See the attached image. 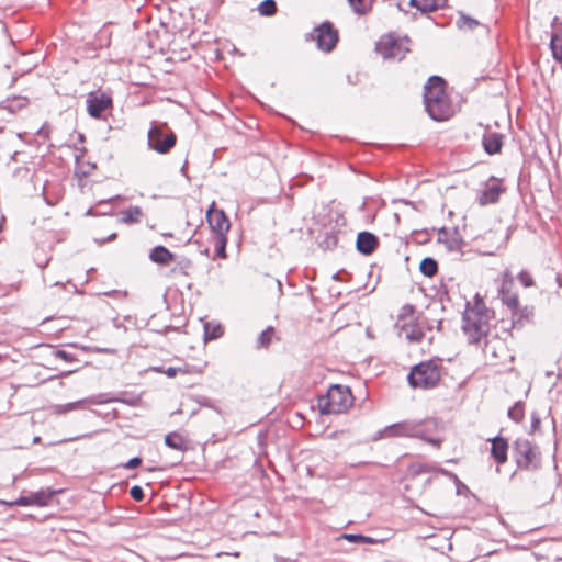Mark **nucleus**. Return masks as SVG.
<instances>
[{
	"mask_svg": "<svg viewBox=\"0 0 562 562\" xmlns=\"http://www.w3.org/2000/svg\"><path fill=\"white\" fill-rule=\"evenodd\" d=\"M441 376V366L438 361L430 360L415 366L408 381L413 387L430 389L438 384Z\"/></svg>",
	"mask_w": 562,
	"mask_h": 562,
	"instance_id": "obj_6",
	"label": "nucleus"
},
{
	"mask_svg": "<svg viewBox=\"0 0 562 562\" xmlns=\"http://www.w3.org/2000/svg\"><path fill=\"white\" fill-rule=\"evenodd\" d=\"M74 371H67V372H61L59 374V376H65V375H69L70 373H72Z\"/></svg>",
	"mask_w": 562,
	"mask_h": 562,
	"instance_id": "obj_45",
	"label": "nucleus"
},
{
	"mask_svg": "<svg viewBox=\"0 0 562 562\" xmlns=\"http://www.w3.org/2000/svg\"><path fill=\"white\" fill-rule=\"evenodd\" d=\"M420 272L427 277H432L437 273L438 265L432 258H425L419 266Z\"/></svg>",
	"mask_w": 562,
	"mask_h": 562,
	"instance_id": "obj_27",
	"label": "nucleus"
},
{
	"mask_svg": "<svg viewBox=\"0 0 562 562\" xmlns=\"http://www.w3.org/2000/svg\"><path fill=\"white\" fill-rule=\"evenodd\" d=\"M120 222L123 224L139 223L144 216V212L139 206H131L120 212Z\"/></svg>",
	"mask_w": 562,
	"mask_h": 562,
	"instance_id": "obj_20",
	"label": "nucleus"
},
{
	"mask_svg": "<svg viewBox=\"0 0 562 562\" xmlns=\"http://www.w3.org/2000/svg\"><path fill=\"white\" fill-rule=\"evenodd\" d=\"M112 106V99L106 93L91 92L87 97V111L93 119H100L102 113Z\"/></svg>",
	"mask_w": 562,
	"mask_h": 562,
	"instance_id": "obj_11",
	"label": "nucleus"
},
{
	"mask_svg": "<svg viewBox=\"0 0 562 562\" xmlns=\"http://www.w3.org/2000/svg\"><path fill=\"white\" fill-rule=\"evenodd\" d=\"M356 246L361 254L370 255L378 246V238L372 233L361 232L357 236Z\"/></svg>",
	"mask_w": 562,
	"mask_h": 562,
	"instance_id": "obj_15",
	"label": "nucleus"
},
{
	"mask_svg": "<svg viewBox=\"0 0 562 562\" xmlns=\"http://www.w3.org/2000/svg\"><path fill=\"white\" fill-rule=\"evenodd\" d=\"M274 338V328L269 326L258 335L255 341V347L257 349H266L271 345Z\"/></svg>",
	"mask_w": 562,
	"mask_h": 562,
	"instance_id": "obj_24",
	"label": "nucleus"
},
{
	"mask_svg": "<svg viewBox=\"0 0 562 562\" xmlns=\"http://www.w3.org/2000/svg\"><path fill=\"white\" fill-rule=\"evenodd\" d=\"M102 401L98 398V396H90L83 400H79L76 402L67 403V404H57L52 406V414L55 415H64L71 411L76 409H85L87 405H97L101 404Z\"/></svg>",
	"mask_w": 562,
	"mask_h": 562,
	"instance_id": "obj_13",
	"label": "nucleus"
},
{
	"mask_svg": "<svg viewBox=\"0 0 562 562\" xmlns=\"http://www.w3.org/2000/svg\"><path fill=\"white\" fill-rule=\"evenodd\" d=\"M515 457L517 465L525 470H535L540 464V453L527 439H517L515 442Z\"/></svg>",
	"mask_w": 562,
	"mask_h": 562,
	"instance_id": "obj_9",
	"label": "nucleus"
},
{
	"mask_svg": "<svg viewBox=\"0 0 562 562\" xmlns=\"http://www.w3.org/2000/svg\"><path fill=\"white\" fill-rule=\"evenodd\" d=\"M401 335H403L409 342H419L424 337V331L416 324H403Z\"/></svg>",
	"mask_w": 562,
	"mask_h": 562,
	"instance_id": "obj_23",
	"label": "nucleus"
},
{
	"mask_svg": "<svg viewBox=\"0 0 562 562\" xmlns=\"http://www.w3.org/2000/svg\"><path fill=\"white\" fill-rule=\"evenodd\" d=\"M130 494L133 499L140 502L144 499V492L143 488L138 485H135L131 488Z\"/></svg>",
	"mask_w": 562,
	"mask_h": 562,
	"instance_id": "obj_36",
	"label": "nucleus"
},
{
	"mask_svg": "<svg viewBox=\"0 0 562 562\" xmlns=\"http://www.w3.org/2000/svg\"><path fill=\"white\" fill-rule=\"evenodd\" d=\"M165 445L178 451H186L188 449L187 439L177 431L169 432L165 436Z\"/></svg>",
	"mask_w": 562,
	"mask_h": 562,
	"instance_id": "obj_21",
	"label": "nucleus"
},
{
	"mask_svg": "<svg viewBox=\"0 0 562 562\" xmlns=\"http://www.w3.org/2000/svg\"><path fill=\"white\" fill-rule=\"evenodd\" d=\"M75 439H76V438H74L72 440H75ZM69 440H70V439H64V440H61L60 442H67V441H69Z\"/></svg>",
	"mask_w": 562,
	"mask_h": 562,
	"instance_id": "obj_48",
	"label": "nucleus"
},
{
	"mask_svg": "<svg viewBox=\"0 0 562 562\" xmlns=\"http://www.w3.org/2000/svg\"><path fill=\"white\" fill-rule=\"evenodd\" d=\"M502 187L496 180L488 181L485 187L480 191L477 201L480 205L484 206L498 201Z\"/></svg>",
	"mask_w": 562,
	"mask_h": 562,
	"instance_id": "obj_14",
	"label": "nucleus"
},
{
	"mask_svg": "<svg viewBox=\"0 0 562 562\" xmlns=\"http://www.w3.org/2000/svg\"><path fill=\"white\" fill-rule=\"evenodd\" d=\"M116 233H112L111 235H109L106 238L102 239L100 243L101 244H104L106 241H113L115 238H116Z\"/></svg>",
	"mask_w": 562,
	"mask_h": 562,
	"instance_id": "obj_42",
	"label": "nucleus"
},
{
	"mask_svg": "<svg viewBox=\"0 0 562 562\" xmlns=\"http://www.w3.org/2000/svg\"><path fill=\"white\" fill-rule=\"evenodd\" d=\"M508 417L514 422H520L524 418V406L521 403H516L508 409Z\"/></svg>",
	"mask_w": 562,
	"mask_h": 562,
	"instance_id": "obj_32",
	"label": "nucleus"
},
{
	"mask_svg": "<svg viewBox=\"0 0 562 562\" xmlns=\"http://www.w3.org/2000/svg\"><path fill=\"white\" fill-rule=\"evenodd\" d=\"M550 46L553 57L562 61V27L551 35Z\"/></svg>",
	"mask_w": 562,
	"mask_h": 562,
	"instance_id": "obj_26",
	"label": "nucleus"
},
{
	"mask_svg": "<svg viewBox=\"0 0 562 562\" xmlns=\"http://www.w3.org/2000/svg\"><path fill=\"white\" fill-rule=\"evenodd\" d=\"M341 538L348 540L349 542H355V543H369V544L375 543V540L373 538L362 536V535L344 533L341 536Z\"/></svg>",
	"mask_w": 562,
	"mask_h": 562,
	"instance_id": "obj_30",
	"label": "nucleus"
},
{
	"mask_svg": "<svg viewBox=\"0 0 562 562\" xmlns=\"http://www.w3.org/2000/svg\"><path fill=\"white\" fill-rule=\"evenodd\" d=\"M29 104L30 100L26 97L13 95L2 101L0 104V109L5 110L10 113H16L21 110H24Z\"/></svg>",
	"mask_w": 562,
	"mask_h": 562,
	"instance_id": "obj_17",
	"label": "nucleus"
},
{
	"mask_svg": "<svg viewBox=\"0 0 562 562\" xmlns=\"http://www.w3.org/2000/svg\"><path fill=\"white\" fill-rule=\"evenodd\" d=\"M149 259L159 265H168L175 259V255L165 246H156L149 252Z\"/></svg>",
	"mask_w": 562,
	"mask_h": 562,
	"instance_id": "obj_19",
	"label": "nucleus"
},
{
	"mask_svg": "<svg viewBox=\"0 0 562 562\" xmlns=\"http://www.w3.org/2000/svg\"><path fill=\"white\" fill-rule=\"evenodd\" d=\"M493 313L481 300H476L463 314L462 329L472 344H477L491 329Z\"/></svg>",
	"mask_w": 562,
	"mask_h": 562,
	"instance_id": "obj_1",
	"label": "nucleus"
},
{
	"mask_svg": "<svg viewBox=\"0 0 562 562\" xmlns=\"http://www.w3.org/2000/svg\"><path fill=\"white\" fill-rule=\"evenodd\" d=\"M348 2L352 10L358 14H362L367 11L366 0H348Z\"/></svg>",
	"mask_w": 562,
	"mask_h": 562,
	"instance_id": "obj_34",
	"label": "nucleus"
},
{
	"mask_svg": "<svg viewBox=\"0 0 562 562\" xmlns=\"http://www.w3.org/2000/svg\"><path fill=\"white\" fill-rule=\"evenodd\" d=\"M353 396L350 389L342 385H331L326 395L318 398V407L323 414H340L352 406Z\"/></svg>",
	"mask_w": 562,
	"mask_h": 562,
	"instance_id": "obj_5",
	"label": "nucleus"
},
{
	"mask_svg": "<svg viewBox=\"0 0 562 562\" xmlns=\"http://www.w3.org/2000/svg\"><path fill=\"white\" fill-rule=\"evenodd\" d=\"M41 442V437L40 436H35L33 438V443H40Z\"/></svg>",
	"mask_w": 562,
	"mask_h": 562,
	"instance_id": "obj_43",
	"label": "nucleus"
},
{
	"mask_svg": "<svg viewBox=\"0 0 562 562\" xmlns=\"http://www.w3.org/2000/svg\"><path fill=\"white\" fill-rule=\"evenodd\" d=\"M503 136L498 133H487L483 138V146L488 154H496L503 145Z\"/></svg>",
	"mask_w": 562,
	"mask_h": 562,
	"instance_id": "obj_22",
	"label": "nucleus"
},
{
	"mask_svg": "<svg viewBox=\"0 0 562 562\" xmlns=\"http://www.w3.org/2000/svg\"><path fill=\"white\" fill-rule=\"evenodd\" d=\"M190 267H191V261H190L189 259H186V260H184V262H183V265L180 267V270H181V272H182L183 274H186V276H187L188 273L184 271V269H188V268H190Z\"/></svg>",
	"mask_w": 562,
	"mask_h": 562,
	"instance_id": "obj_41",
	"label": "nucleus"
},
{
	"mask_svg": "<svg viewBox=\"0 0 562 562\" xmlns=\"http://www.w3.org/2000/svg\"><path fill=\"white\" fill-rule=\"evenodd\" d=\"M519 281L524 286H531L533 284L532 277L527 271H521L518 276Z\"/></svg>",
	"mask_w": 562,
	"mask_h": 562,
	"instance_id": "obj_38",
	"label": "nucleus"
},
{
	"mask_svg": "<svg viewBox=\"0 0 562 562\" xmlns=\"http://www.w3.org/2000/svg\"><path fill=\"white\" fill-rule=\"evenodd\" d=\"M258 11L260 15L271 16L277 11V5L274 0H265L258 5Z\"/></svg>",
	"mask_w": 562,
	"mask_h": 562,
	"instance_id": "obj_29",
	"label": "nucleus"
},
{
	"mask_svg": "<svg viewBox=\"0 0 562 562\" xmlns=\"http://www.w3.org/2000/svg\"><path fill=\"white\" fill-rule=\"evenodd\" d=\"M403 310H404V311H407V312H412V311H413V307H412V306H405Z\"/></svg>",
	"mask_w": 562,
	"mask_h": 562,
	"instance_id": "obj_46",
	"label": "nucleus"
},
{
	"mask_svg": "<svg viewBox=\"0 0 562 562\" xmlns=\"http://www.w3.org/2000/svg\"><path fill=\"white\" fill-rule=\"evenodd\" d=\"M317 45L324 52H330L338 41L337 32L334 30L331 24L324 23L315 30Z\"/></svg>",
	"mask_w": 562,
	"mask_h": 562,
	"instance_id": "obj_12",
	"label": "nucleus"
},
{
	"mask_svg": "<svg viewBox=\"0 0 562 562\" xmlns=\"http://www.w3.org/2000/svg\"><path fill=\"white\" fill-rule=\"evenodd\" d=\"M147 138L149 148L162 155L169 153L177 143V136L167 123L153 122Z\"/></svg>",
	"mask_w": 562,
	"mask_h": 562,
	"instance_id": "obj_7",
	"label": "nucleus"
},
{
	"mask_svg": "<svg viewBox=\"0 0 562 562\" xmlns=\"http://www.w3.org/2000/svg\"><path fill=\"white\" fill-rule=\"evenodd\" d=\"M457 25L461 30H473L479 25V21L470 16L461 15L457 21Z\"/></svg>",
	"mask_w": 562,
	"mask_h": 562,
	"instance_id": "obj_31",
	"label": "nucleus"
},
{
	"mask_svg": "<svg viewBox=\"0 0 562 562\" xmlns=\"http://www.w3.org/2000/svg\"><path fill=\"white\" fill-rule=\"evenodd\" d=\"M52 498L50 493L46 492H35L26 496H21L18 498L15 504L20 506H45L48 504L49 499Z\"/></svg>",
	"mask_w": 562,
	"mask_h": 562,
	"instance_id": "obj_16",
	"label": "nucleus"
},
{
	"mask_svg": "<svg viewBox=\"0 0 562 562\" xmlns=\"http://www.w3.org/2000/svg\"><path fill=\"white\" fill-rule=\"evenodd\" d=\"M442 78L434 76L425 86L424 102L431 119L436 121L447 120L451 115V104L443 88Z\"/></svg>",
	"mask_w": 562,
	"mask_h": 562,
	"instance_id": "obj_3",
	"label": "nucleus"
},
{
	"mask_svg": "<svg viewBox=\"0 0 562 562\" xmlns=\"http://www.w3.org/2000/svg\"><path fill=\"white\" fill-rule=\"evenodd\" d=\"M408 43L409 40L407 37L395 38L394 36L389 35L378 43L376 49L384 58L401 60L409 50Z\"/></svg>",
	"mask_w": 562,
	"mask_h": 562,
	"instance_id": "obj_10",
	"label": "nucleus"
},
{
	"mask_svg": "<svg viewBox=\"0 0 562 562\" xmlns=\"http://www.w3.org/2000/svg\"><path fill=\"white\" fill-rule=\"evenodd\" d=\"M206 221L213 233V244L215 254L217 257H225V248L227 244V233L231 228L229 220L223 210L215 206V202H212L207 212Z\"/></svg>",
	"mask_w": 562,
	"mask_h": 562,
	"instance_id": "obj_4",
	"label": "nucleus"
},
{
	"mask_svg": "<svg viewBox=\"0 0 562 562\" xmlns=\"http://www.w3.org/2000/svg\"><path fill=\"white\" fill-rule=\"evenodd\" d=\"M559 379L562 381V368L559 371Z\"/></svg>",
	"mask_w": 562,
	"mask_h": 562,
	"instance_id": "obj_47",
	"label": "nucleus"
},
{
	"mask_svg": "<svg viewBox=\"0 0 562 562\" xmlns=\"http://www.w3.org/2000/svg\"><path fill=\"white\" fill-rule=\"evenodd\" d=\"M513 283L514 279L512 273L508 270L504 271L498 293L503 303L512 310L513 324L516 325L520 323L524 317L528 318L531 314V311H529L527 307L524 310L519 308L518 296L516 293L512 292Z\"/></svg>",
	"mask_w": 562,
	"mask_h": 562,
	"instance_id": "obj_8",
	"label": "nucleus"
},
{
	"mask_svg": "<svg viewBox=\"0 0 562 562\" xmlns=\"http://www.w3.org/2000/svg\"><path fill=\"white\" fill-rule=\"evenodd\" d=\"M55 355L66 362H74L76 360V357L66 350H57Z\"/></svg>",
	"mask_w": 562,
	"mask_h": 562,
	"instance_id": "obj_37",
	"label": "nucleus"
},
{
	"mask_svg": "<svg viewBox=\"0 0 562 562\" xmlns=\"http://www.w3.org/2000/svg\"><path fill=\"white\" fill-rule=\"evenodd\" d=\"M49 133H50V130H49V126L47 124H44L37 132L36 134L43 138H48L49 137Z\"/></svg>",
	"mask_w": 562,
	"mask_h": 562,
	"instance_id": "obj_40",
	"label": "nucleus"
},
{
	"mask_svg": "<svg viewBox=\"0 0 562 562\" xmlns=\"http://www.w3.org/2000/svg\"><path fill=\"white\" fill-rule=\"evenodd\" d=\"M153 370L156 372H159V373H164L168 378H175L179 372H181V373L187 372V371L182 370L181 368H175V367H169L167 369H164V367H155V368H153Z\"/></svg>",
	"mask_w": 562,
	"mask_h": 562,
	"instance_id": "obj_33",
	"label": "nucleus"
},
{
	"mask_svg": "<svg viewBox=\"0 0 562 562\" xmlns=\"http://www.w3.org/2000/svg\"><path fill=\"white\" fill-rule=\"evenodd\" d=\"M507 450L508 443L506 439L502 437L492 439L491 453L499 464H503L507 461Z\"/></svg>",
	"mask_w": 562,
	"mask_h": 562,
	"instance_id": "obj_18",
	"label": "nucleus"
},
{
	"mask_svg": "<svg viewBox=\"0 0 562 562\" xmlns=\"http://www.w3.org/2000/svg\"><path fill=\"white\" fill-rule=\"evenodd\" d=\"M436 427L437 424L434 420H405L385 427L378 434L376 439L412 437L420 438L432 446L439 447L440 439L428 437V434Z\"/></svg>",
	"mask_w": 562,
	"mask_h": 562,
	"instance_id": "obj_2",
	"label": "nucleus"
},
{
	"mask_svg": "<svg viewBox=\"0 0 562 562\" xmlns=\"http://www.w3.org/2000/svg\"><path fill=\"white\" fill-rule=\"evenodd\" d=\"M224 334L223 326L217 322L204 323V340H214L221 338Z\"/></svg>",
	"mask_w": 562,
	"mask_h": 562,
	"instance_id": "obj_25",
	"label": "nucleus"
},
{
	"mask_svg": "<svg viewBox=\"0 0 562 562\" xmlns=\"http://www.w3.org/2000/svg\"><path fill=\"white\" fill-rule=\"evenodd\" d=\"M140 463H142V459L139 457H134V458L130 459L124 464V468L125 469H134V468L138 467Z\"/></svg>",
	"mask_w": 562,
	"mask_h": 562,
	"instance_id": "obj_39",
	"label": "nucleus"
},
{
	"mask_svg": "<svg viewBox=\"0 0 562 562\" xmlns=\"http://www.w3.org/2000/svg\"><path fill=\"white\" fill-rule=\"evenodd\" d=\"M411 5L422 12L432 11L437 8L436 0H411Z\"/></svg>",
	"mask_w": 562,
	"mask_h": 562,
	"instance_id": "obj_28",
	"label": "nucleus"
},
{
	"mask_svg": "<svg viewBox=\"0 0 562 562\" xmlns=\"http://www.w3.org/2000/svg\"><path fill=\"white\" fill-rule=\"evenodd\" d=\"M539 424V419L538 418H533V423H532V426L533 428H536Z\"/></svg>",
	"mask_w": 562,
	"mask_h": 562,
	"instance_id": "obj_44",
	"label": "nucleus"
},
{
	"mask_svg": "<svg viewBox=\"0 0 562 562\" xmlns=\"http://www.w3.org/2000/svg\"><path fill=\"white\" fill-rule=\"evenodd\" d=\"M409 473L412 475H418L428 471V468L422 463H414L409 467Z\"/></svg>",
	"mask_w": 562,
	"mask_h": 562,
	"instance_id": "obj_35",
	"label": "nucleus"
}]
</instances>
